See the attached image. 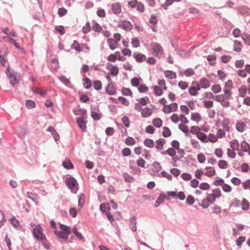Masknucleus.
<instances>
[{
  "label": "nucleus",
  "mask_w": 250,
  "mask_h": 250,
  "mask_svg": "<svg viewBox=\"0 0 250 250\" xmlns=\"http://www.w3.org/2000/svg\"><path fill=\"white\" fill-rule=\"evenodd\" d=\"M32 226H34L33 229V233L34 237L37 240H41L43 242L46 240V237L45 235L42 233V227L39 225L31 224Z\"/></svg>",
  "instance_id": "1"
},
{
  "label": "nucleus",
  "mask_w": 250,
  "mask_h": 250,
  "mask_svg": "<svg viewBox=\"0 0 250 250\" xmlns=\"http://www.w3.org/2000/svg\"><path fill=\"white\" fill-rule=\"evenodd\" d=\"M152 53L158 58H161L164 54V50L161 45L158 42H152L150 44Z\"/></svg>",
  "instance_id": "2"
},
{
  "label": "nucleus",
  "mask_w": 250,
  "mask_h": 250,
  "mask_svg": "<svg viewBox=\"0 0 250 250\" xmlns=\"http://www.w3.org/2000/svg\"><path fill=\"white\" fill-rule=\"evenodd\" d=\"M65 184L72 192L74 193H76L78 189V184L77 180L74 178H67L65 181Z\"/></svg>",
  "instance_id": "3"
},
{
  "label": "nucleus",
  "mask_w": 250,
  "mask_h": 250,
  "mask_svg": "<svg viewBox=\"0 0 250 250\" xmlns=\"http://www.w3.org/2000/svg\"><path fill=\"white\" fill-rule=\"evenodd\" d=\"M6 74L12 86H14L16 84L18 83L19 82L17 79V73L14 71H11L9 68L8 67L6 71Z\"/></svg>",
  "instance_id": "4"
},
{
  "label": "nucleus",
  "mask_w": 250,
  "mask_h": 250,
  "mask_svg": "<svg viewBox=\"0 0 250 250\" xmlns=\"http://www.w3.org/2000/svg\"><path fill=\"white\" fill-rule=\"evenodd\" d=\"M118 26L124 29L125 31H130L132 29V25L131 22L127 21H120L118 23Z\"/></svg>",
  "instance_id": "5"
},
{
  "label": "nucleus",
  "mask_w": 250,
  "mask_h": 250,
  "mask_svg": "<svg viewBox=\"0 0 250 250\" xmlns=\"http://www.w3.org/2000/svg\"><path fill=\"white\" fill-rule=\"evenodd\" d=\"M106 68L110 71L111 74L113 76H117L119 73L118 67L116 66H113L111 63L107 64Z\"/></svg>",
  "instance_id": "6"
},
{
  "label": "nucleus",
  "mask_w": 250,
  "mask_h": 250,
  "mask_svg": "<svg viewBox=\"0 0 250 250\" xmlns=\"http://www.w3.org/2000/svg\"><path fill=\"white\" fill-rule=\"evenodd\" d=\"M133 56L136 61L139 62H142L146 59L145 55L136 52L133 53Z\"/></svg>",
  "instance_id": "7"
},
{
  "label": "nucleus",
  "mask_w": 250,
  "mask_h": 250,
  "mask_svg": "<svg viewBox=\"0 0 250 250\" xmlns=\"http://www.w3.org/2000/svg\"><path fill=\"white\" fill-rule=\"evenodd\" d=\"M85 119L83 118H77V123L83 131H84L86 128V121Z\"/></svg>",
  "instance_id": "8"
},
{
  "label": "nucleus",
  "mask_w": 250,
  "mask_h": 250,
  "mask_svg": "<svg viewBox=\"0 0 250 250\" xmlns=\"http://www.w3.org/2000/svg\"><path fill=\"white\" fill-rule=\"evenodd\" d=\"M166 199H167V197L164 193H161L155 203V207H158Z\"/></svg>",
  "instance_id": "9"
},
{
  "label": "nucleus",
  "mask_w": 250,
  "mask_h": 250,
  "mask_svg": "<svg viewBox=\"0 0 250 250\" xmlns=\"http://www.w3.org/2000/svg\"><path fill=\"white\" fill-rule=\"evenodd\" d=\"M47 131H49L52 134L54 140L56 141L59 140V139H60L59 135L53 126H49L47 128Z\"/></svg>",
  "instance_id": "10"
},
{
  "label": "nucleus",
  "mask_w": 250,
  "mask_h": 250,
  "mask_svg": "<svg viewBox=\"0 0 250 250\" xmlns=\"http://www.w3.org/2000/svg\"><path fill=\"white\" fill-rule=\"evenodd\" d=\"M238 12L240 14L249 16L250 15V10L249 8L245 6H241L237 9Z\"/></svg>",
  "instance_id": "11"
},
{
  "label": "nucleus",
  "mask_w": 250,
  "mask_h": 250,
  "mask_svg": "<svg viewBox=\"0 0 250 250\" xmlns=\"http://www.w3.org/2000/svg\"><path fill=\"white\" fill-rule=\"evenodd\" d=\"M112 9L114 14L117 15L121 12V6L119 3H115L112 5Z\"/></svg>",
  "instance_id": "12"
},
{
  "label": "nucleus",
  "mask_w": 250,
  "mask_h": 250,
  "mask_svg": "<svg viewBox=\"0 0 250 250\" xmlns=\"http://www.w3.org/2000/svg\"><path fill=\"white\" fill-rule=\"evenodd\" d=\"M55 235L59 238L67 240L68 238L69 234H67L66 232L62 231H57L56 230L54 231Z\"/></svg>",
  "instance_id": "13"
},
{
  "label": "nucleus",
  "mask_w": 250,
  "mask_h": 250,
  "mask_svg": "<svg viewBox=\"0 0 250 250\" xmlns=\"http://www.w3.org/2000/svg\"><path fill=\"white\" fill-rule=\"evenodd\" d=\"M166 141L164 139H160L156 141V148L157 150H161L164 148V145L165 144Z\"/></svg>",
  "instance_id": "14"
},
{
  "label": "nucleus",
  "mask_w": 250,
  "mask_h": 250,
  "mask_svg": "<svg viewBox=\"0 0 250 250\" xmlns=\"http://www.w3.org/2000/svg\"><path fill=\"white\" fill-rule=\"evenodd\" d=\"M199 82L201 86L205 89L208 88L210 85L209 81L205 78L201 79Z\"/></svg>",
  "instance_id": "15"
},
{
  "label": "nucleus",
  "mask_w": 250,
  "mask_h": 250,
  "mask_svg": "<svg viewBox=\"0 0 250 250\" xmlns=\"http://www.w3.org/2000/svg\"><path fill=\"white\" fill-rule=\"evenodd\" d=\"M206 172L205 173V175L211 177L215 174V170L212 167H207L205 168Z\"/></svg>",
  "instance_id": "16"
},
{
  "label": "nucleus",
  "mask_w": 250,
  "mask_h": 250,
  "mask_svg": "<svg viewBox=\"0 0 250 250\" xmlns=\"http://www.w3.org/2000/svg\"><path fill=\"white\" fill-rule=\"evenodd\" d=\"M151 109H150L148 107H145V108L142 109V111L141 112L142 116L145 118L149 117L151 115Z\"/></svg>",
  "instance_id": "17"
},
{
  "label": "nucleus",
  "mask_w": 250,
  "mask_h": 250,
  "mask_svg": "<svg viewBox=\"0 0 250 250\" xmlns=\"http://www.w3.org/2000/svg\"><path fill=\"white\" fill-rule=\"evenodd\" d=\"M107 42L109 44L110 48L112 50H114V49H115L118 45V42H117V41H115L113 39H108Z\"/></svg>",
  "instance_id": "18"
},
{
  "label": "nucleus",
  "mask_w": 250,
  "mask_h": 250,
  "mask_svg": "<svg viewBox=\"0 0 250 250\" xmlns=\"http://www.w3.org/2000/svg\"><path fill=\"white\" fill-rule=\"evenodd\" d=\"M130 222V227L131 229L133 231H136L137 230L136 220V218L134 216L131 218Z\"/></svg>",
  "instance_id": "19"
},
{
  "label": "nucleus",
  "mask_w": 250,
  "mask_h": 250,
  "mask_svg": "<svg viewBox=\"0 0 250 250\" xmlns=\"http://www.w3.org/2000/svg\"><path fill=\"white\" fill-rule=\"evenodd\" d=\"M231 148L233 150H239V144L237 140L234 139L230 142Z\"/></svg>",
  "instance_id": "20"
},
{
  "label": "nucleus",
  "mask_w": 250,
  "mask_h": 250,
  "mask_svg": "<svg viewBox=\"0 0 250 250\" xmlns=\"http://www.w3.org/2000/svg\"><path fill=\"white\" fill-rule=\"evenodd\" d=\"M196 136L202 142L206 143L208 142V137L204 133L199 132Z\"/></svg>",
  "instance_id": "21"
},
{
  "label": "nucleus",
  "mask_w": 250,
  "mask_h": 250,
  "mask_svg": "<svg viewBox=\"0 0 250 250\" xmlns=\"http://www.w3.org/2000/svg\"><path fill=\"white\" fill-rule=\"evenodd\" d=\"M2 32L7 35L11 36L13 37H16L17 35L14 31H9L8 27H5L2 29Z\"/></svg>",
  "instance_id": "22"
},
{
  "label": "nucleus",
  "mask_w": 250,
  "mask_h": 250,
  "mask_svg": "<svg viewBox=\"0 0 250 250\" xmlns=\"http://www.w3.org/2000/svg\"><path fill=\"white\" fill-rule=\"evenodd\" d=\"M144 144L145 146L149 148H152L154 147V143L153 141L150 139H146L144 141Z\"/></svg>",
  "instance_id": "23"
},
{
  "label": "nucleus",
  "mask_w": 250,
  "mask_h": 250,
  "mask_svg": "<svg viewBox=\"0 0 250 250\" xmlns=\"http://www.w3.org/2000/svg\"><path fill=\"white\" fill-rule=\"evenodd\" d=\"M242 209L243 210H247L249 209L250 206L249 202L245 198H243L241 204Z\"/></svg>",
  "instance_id": "24"
},
{
  "label": "nucleus",
  "mask_w": 250,
  "mask_h": 250,
  "mask_svg": "<svg viewBox=\"0 0 250 250\" xmlns=\"http://www.w3.org/2000/svg\"><path fill=\"white\" fill-rule=\"evenodd\" d=\"M71 48L75 49L79 52H81L83 50L81 48L80 45L76 41H74L73 44L71 45Z\"/></svg>",
  "instance_id": "25"
},
{
  "label": "nucleus",
  "mask_w": 250,
  "mask_h": 250,
  "mask_svg": "<svg viewBox=\"0 0 250 250\" xmlns=\"http://www.w3.org/2000/svg\"><path fill=\"white\" fill-rule=\"evenodd\" d=\"M138 103L142 105H146L149 103V99L147 97H145L137 100Z\"/></svg>",
  "instance_id": "26"
},
{
  "label": "nucleus",
  "mask_w": 250,
  "mask_h": 250,
  "mask_svg": "<svg viewBox=\"0 0 250 250\" xmlns=\"http://www.w3.org/2000/svg\"><path fill=\"white\" fill-rule=\"evenodd\" d=\"M246 125L242 122H238L236 125L237 130L240 132H242L244 130Z\"/></svg>",
  "instance_id": "27"
},
{
  "label": "nucleus",
  "mask_w": 250,
  "mask_h": 250,
  "mask_svg": "<svg viewBox=\"0 0 250 250\" xmlns=\"http://www.w3.org/2000/svg\"><path fill=\"white\" fill-rule=\"evenodd\" d=\"M63 167L66 169L73 168V165L72 163L69 160H66L62 162Z\"/></svg>",
  "instance_id": "28"
},
{
  "label": "nucleus",
  "mask_w": 250,
  "mask_h": 250,
  "mask_svg": "<svg viewBox=\"0 0 250 250\" xmlns=\"http://www.w3.org/2000/svg\"><path fill=\"white\" fill-rule=\"evenodd\" d=\"M165 75L167 78L172 79L176 77V73L172 71H166L165 72Z\"/></svg>",
  "instance_id": "29"
},
{
  "label": "nucleus",
  "mask_w": 250,
  "mask_h": 250,
  "mask_svg": "<svg viewBox=\"0 0 250 250\" xmlns=\"http://www.w3.org/2000/svg\"><path fill=\"white\" fill-rule=\"evenodd\" d=\"M106 92L110 95H114L115 93V90L113 86L111 84H108L106 88Z\"/></svg>",
  "instance_id": "30"
},
{
  "label": "nucleus",
  "mask_w": 250,
  "mask_h": 250,
  "mask_svg": "<svg viewBox=\"0 0 250 250\" xmlns=\"http://www.w3.org/2000/svg\"><path fill=\"white\" fill-rule=\"evenodd\" d=\"M152 123L156 127H160L162 125V121L160 118H157L153 119Z\"/></svg>",
  "instance_id": "31"
},
{
  "label": "nucleus",
  "mask_w": 250,
  "mask_h": 250,
  "mask_svg": "<svg viewBox=\"0 0 250 250\" xmlns=\"http://www.w3.org/2000/svg\"><path fill=\"white\" fill-rule=\"evenodd\" d=\"M223 90L224 92V95L225 96V99L227 100L231 96L232 92L230 89L229 88H224Z\"/></svg>",
  "instance_id": "32"
},
{
  "label": "nucleus",
  "mask_w": 250,
  "mask_h": 250,
  "mask_svg": "<svg viewBox=\"0 0 250 250\" xmlns=\"http://www.w3.org/2000/svg\"><path fill=\"white\" fill-rule=\"evenodd\" d=\"M229 119H226V118L224 119L222 122V125H223L224 129L228 132L229 130Z\"/></svg>",
  "instance_id": "33"
},
{
  "label": "nucleus",
  "mask_w": 250,
  "mask_h": 250,
  "mask_svg": "<svg viewBox=\"0 0 250 250\" xmlns=\"http://www.w3.org/2000/svg\"><path fill=\"white\" fill-rule=\"evenodd\" d=\"M238 91L240 96L244 97L246 94L247 88L245 86H242L238 89Z\"/></svg>",
  "instance_id": "34"
},
{
  "label": "nucleus",
  "mask_w": 250,
  "mask_h": 250,
  "mask_svg": "<svg viewBox=\"0 0 250 250\" xmlns=\"http://www.w3.org/2000/svg\"><path fill=\"white\" fill-rule=\"evenodd\" d=\"M91 116L94 120H99L101 118V114L94 111H91Z\"/></svg>",
  "instance_id": "35"
},
{
  "label": "nucleus",
  "mask_w": 250,
  "mask_h": 250,
  "mask_svg": "<svg viewBox=\"0 0 250 250\" xmlns=\"http://www.w3.org/2000/svg\"><path fill=\"white\" fill-rule=\"evenodd\" d=\"M60 228L62 230L61 231H64L69 235L70 234V229L69 227L63 224H61Z\"/></svg>",
  "instance_id": "36"
},
{
  "label": "nucleus",
  "mask_w": 250,
  "mask_h": 250,
  "mask_svg": "<svg viewBox=\"0 0 250 250\" xmlns=\"http://www.w3.org/2000/svg\"><path fill=\"white\" fill-rule=\"evenodd\" d=\"M241 147L243 150L246 152H247L250 148L249 144L245 141H243L241 143Z\"/></svg>",
  "instance_id": "37"
},
{
  "label": "nucleus",
  "mask_w": 250,
  "mask_h": 250,
  "mask_svg": "<svg viewBox=\"0 0 250 250\" xmlns=\"http://www.w3.org/2000/svg\"><path fill=\"white\" fill-rule=\"evenodd\" d=\"M123 176L125 181L126 182H131L134 180V178L126 172L123 173Z\"/></svg>",
  "instance_id": "38"
},
{
  "label": "nucleus",
  "mask_w": 250,
  "mask_h": 250,
  "mask_svg": "<svg viewBox=\"0 0 250 250\" xmlns=\"http://www.w3.org/2000/svg\"><path fill=\"white\" fill-rule=\"evenodd\" d=\"M242 38L247 44L250 45V35L243 34L242 35Z\"/></svg>",
  "instance_id": "39"
},
{
  "label": "nucleus",
  "mask_w": 250,
  "mask_h": 250,
  "mask_svg": "<svg viewBox=\"0 0 250 250\" xmlns=\"http://www.w3.org/2000/svg\"><path fill=\"white\" fill-rule=\"evenodd\" d=\"M83 81L84 87L87 89H89L91 86V83L90 80L87 78H85L83 79Z\"/></svg>",
  "instance_id": "40"
},
{
  "label": "nucleus",
  "mask_w": 250,
  "mask_h": 250,
  "mask_svg": "<svg viewBox=\"0 0 250 250\" xmlns=\"http://www.w3.org/2000/svg\"><path fill=\"white\" fill-rule=\"evenodd\" d=\"M163 130L162 134L164 137H168L171 135V131L168 127H164Z\"/></svg>",
  "instance_id": "41"
},
{
  "label": "nucleus",
  "mask_w": 250,
  "mask_h": 250,
  "mask_svg": "<svg viewBox=\"0 0 250 250\" xmlns=\"http://www.w3.org/2000/svg\"><path fill=\"white\" fill-rule=\"evenodd\" d=\"M211 90L214 93H218L221 91V87L219 84H214L212 86Z\"/></svg>",
  "instance_id": "42"
},
{
  "label": "nucleus",
  "mask_w": 250,
  "mask_h": 250,
  "mask_svg": "<svg viewBox=\"0 0 250 250\" xmlns=\"http://www.w3.org/2000/svg\"><path fill=\"white\" fill-rule=\"evenodd\" d=\"M125 143L128 146H132L135 144V141L133 138L128 137L125 139Z\"/></svg>",
  "instance_id": "43"
},
{
  "label": "nucleus",
  "mask_w": 250,
  "mask_h": 250,
  "mask_svg": "<svg viewBox=\"0 0 250 250\" xmlns=\"http://www.w3.org/2000/svg\"><path fill=\"white\" fill-rule=\"evenodd\" d=\"M35 103L32 100H27L26 102V106L27 108L31 109L35 107Z\"/></svg>",
  "instance_id": "44"
},
{
  "label": "nucleus",
  "mask_w": 250,
  "mask_h": 250,
  "mask_svg": "<svg viewBox=\"0 0 250 250\" xmlns=\"http://www.w3.org/2000/svg\"><path fill=\"white\" fill-rule=\"evenodd\" d=\"M218 165L220 168L225 169L227 167L228 164L225 161L221 160L219 161Z\"/></svg>",
  "instance_id": "45"
},
{
  "label": "nucleus",
  "mask_w": 250,
  "mask_h": 250,
  "mask_svg": "<svg viewBox=\"0 0 250 250\" xmlns=\"http://www.w3.org/2000/svg\"><path fill=\"white\" fill-rule=\"evenodd\" d=\"M60 80L66 85L70 84V81L64 76H62L59 77Z\"/></svg>",
  "instance_id": "46"
},
{
  "label": "nucleus",
  "mask_w": 250,
  "mask_h": 250,
  "mask_svg": "<svg viewBox=\"0 0 250 250\" xmlns=\"http://www.w3.org/2000/svg\"><path fill=\"white\" fill-rule=\"evenodd\" d=\"M93 86L96 90H100L102 88V83L100 81H95L93 83Z\"/></svg>",
  "instance_id": "47"
},
{
  "label": "nucleus",
  "mask_w": 250,
  "mask_h": 250,
  "mask_svg": "<svg viewBox=\"0 0 250 250\" xmlns=\"http://www.w3.org/2000/svg\"><path fill=\"white\" fill-rule=\"evenodd\" d=\"M154 92L156 96H161L163 94L162 88L158 86H154Z\"/></svg>",
  "instance_id": "48"
},
{
  "label": "nucleus",
  "mask_w": 250,
  "mask_h": 250,
  "mask_svg": "<svg viewBox=\"0 0 250 250\" xmlns=\"http://www.w3.org/2000/svg\"><path fill=\"white\" fill-rule=\"evenodd\" d=\"M122 121L126 127H129L130 125V121L128 117L126 116H124L122 118Z\"/></svg>",
  "instance_id": "49"
},
{
  "label": "nucleus",
  "mask_w": 250,
  "mask_h": 250,
  "mask_svg": "<svg viewBox=\"0 0 250 250\" xmlns=\"http://www.w3.org/2000/svg\"><path fill=\"white\" fill-rule=\"evenodd\" d=\"M191 119V120L195 121L197 122L200 121L201 120V116L198 113H195L192 114Z\"/></svg>",
  "instance_id": "50"
},
{
  "label": "nucleus",
  "mask_w": 250,
  "mask_h": 250,
  "mask_svg": "<svg viewBox=\"0 0 250 250\" xmlns=\"http://www.w3.org/2000/svg\"><path fill=\"white\" fill-rule=\"evenodd\" d=\"M168 154L170 156H174L176 154V151L173 148H168L166 151L164 152L163 154Z\"/></svg>",
  "instance_id": "51"
},
{
  "label": "nucleus",
  "mask_w": 250,
  "mask_h": 250,
  "mask_svg": "<svg viewBox=\"0 0 250 250\" xmlns=\"http://www.w3.org/2000/svg\"><path fill=\"white\" fill-rule=\"evenodd\" d=\"M173 2L174 0H166L165 3L162 4L161 6L165 10H167L168 6L171 5Z\"/></svg>",
  "instance_id": "52"
},
{
  "label": "nucleus",
  "mask_w": 250,
  "mask_h": 250,
  "mask_svg": "<svg viewBox=\"0 0 250 250\" xmlns=\"http://www.w3.org/2000/svg\"><path fill=\"white\" fill-rule=\"evenodd\" d=\"M140 80H141V78H134L132 79V80L131 81V84L133 86H138L139 85V83H140Z\"/></svg>",
  "instance_id": "53"
},
{
  "label": "nucleus",
  "mask_w": 250,
  "mask_h": 250,
  "mask_svg": "<svg viewBox=\"0 0 250 250\" xmlns=\"http://www.w3.org/2000/svg\"><path fill=\"white\" fill-rule=\"evenodd\" d=\"M79 114L81 115V117L79 118L86 119V111L84 109L80 108L79 109Z\"/></svg>",
  "instance_id": "54"
},
{
  "label": "nucleus",
  "mask_w": 250,
  "mask_h": 250,
  "mask_svg": "<svg viewBox=\"0 0 250 250\" xmlns=\"http://www.w3.org/2000/svg\"><path fill=\"white\" fill-rule=\"evenodd\" d=\"M131 43L133 47L136 48L140 46V42L136 38L132 39Z\"/></svg>",
  "instance_id": "55"
},
{
  "label": "nucleus",
  "mask_w": 250,
  "mask_h": 250,
  "mask_svg": "<svg viewBox=\"0 0 250 250\" xmlns=\"http://www.w3.org/2000/svg\"><path fill=\"white\" fill-rule=\"evenodd\" d=\"M122 92L123 95L125 96H129L132 94L131 90L128 88H122Z\"/></svg>",
  "instance_id": "56"
},
{
  "label": "nucleus",
  "mask_w": 250,
  "mask_h": 250,
  "mask_svg": "<svg viewBox=\"0 0 250 250\" xmlns=\"http://www.w3.org/2000/svg\"><path fill=\"white\" fill-rule=\"evenodd\" d=\"M216 197L213 195L212 193L211 194H208L207 198V200L211 204H213L214 201H215Z\"/></svg>",
  "instance_id": "57"
},
{
  "label": "nucleus",
  "mask_w": 250,
  "mask_h": 250,
  "mask_svg": "<svg viewBox=\"0 0 250 250\" xmlns=\"http://www.w3.org/2000/svg\"><path fill=\"white\" fill-rule=\"evenodd\" d=\"M91 30V26L89 22H87L85 26L83 27V32L84 34L88 33Z\"/></svg>",
  "instance_id": "58"
},
{
  "label": "nucleus",
  "mask_w": 250,
  "mask_h": 250,
  "mask_svg": "<svg viewBox=\"0 0 250 250\" xmlns=\"http://www.w3.org/2000/svg\"><path fill=\"white\" fill-rule=\"evenodd\" d=\"M200 130V128L197 126H192L190 127V132L192 134H196L199 132V130Z\"/></svg>",
  "instance_id": "59"
},
{
  "label": "nucleus",
  "mask_w": 250,
  "mask_h": 250,
  "mask_svg": "<svg viewBox=\"0 0 250 250\" xmlns=\"http://www.w3.org/2000/svg\"><path fill=\"white\" fill-rule=\"evenodd\" d=\"M209 188V185L206 182L201 183L199 185V188L202 190H208Z\"/></svg>",
  "instance_id": "60"
},
{
  "label": "nucleus",
  "mask_w": 250,
  "mask_h": 250,
  "mask_svg": "<svg viewBox=\"0 0 250 250\" xmlns=\"http://www.w3.org/2000/svg\"><path fill=\"white\" fill-rule=\"evenodd\" d=\"M179 128L181 130H182L183 132H184L185 133H188V126L184 124H179Z\"/></svg>",
  "instance_id": "61"
},
{
  "label": "nucleus",
  "mask_w": 250,
  "mask_h": 250,
  "mask_svg": "<svg viewBox=\"0 0 250 250\" xmlns=\"http://www.w3.org/2000/svg\"><path fill=\"white\" fill-rule=\"evenodd\" d=\"M216 198H219L221 196V190L219 188H215L212 190V193Z\"/></svg>",
  "instance_id": "62"
},
{
  "label": "nucleus",
  "mask_w": 250,
  "mask_h": 250,
  "mask_svg": "<svg viewBox=\"0 0 250 250\" xmlns=\"http://www.w3.org/2000/svg\"><path fill=\"white\" fill-rule=\"evenodd\" d=\"M208 142L209 141L212 143H215L217 141V138L216 136L213 134H209L208 138Z\"/></svg>",
  "instance_id": "63"
},
{
  "label": "nucleus",
  "mask_w": 250,
  "mask_h": 250,
  "mask_svg": "<svg viewBox=\"0 0 250 250\" xmlns=\"http://www.w3.org/2000/svg\"><path fill=\"white\" fill-rule=\"evenodd\" d=\"M178 86L182 90H185L188 87V84L187 83L185 82L180 81L178 83Z\"/></svg>",
  "instance_id": "64"
}]
</instances>
